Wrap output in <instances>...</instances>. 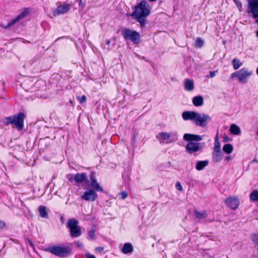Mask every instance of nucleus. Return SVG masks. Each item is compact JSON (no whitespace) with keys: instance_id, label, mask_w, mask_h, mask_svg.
<instances>
[{"instance_id":"f257e3e1","label":"nucleus","mask_w":258,"mask_h":258,"mask_svg":"<svg viewBox=\"0 0 258 258\" xmlns=\"http://www.w3.org/2000/svg\"><path fill=\"white\" fill-rule=\"evenodd\" d=\"M151 12V8L146 1L143 0L134 7V12L131 14H127V15L131 16L140 23V27L143 28L145 27L147 24V17L148 16Z\"/></svg>"},{"instance_id":"f03ea898","label":"nucleus","mask_w":258,"mask_h":258,"mask_svg":"<svg viewBox=\"0 0 258 258\" xmlns=\"http://www.w3.org/2000/svg\"><path fill=\"white\" fill-rule=\"evenodd\" d=\"M47 251L59 257L64 258L71 254L72 249L69 246L54 245L49 247Z\"/></svg>"},{"instance_id":"7ed1b4c3","label":"nucleus","mask_w":258,"mask_h":258,"mask_svg":"<svg viewBox=\"0 0 258 258\" xmlns=\"http://www.w3.org/2000/svg\"><path fill=\"white\" fill-rule=\"evenodd\" d=\"M25 117V114L23 112H20L17 114L7 117L6 118L5 124L6 125L10 124H14L18 130H22L24 127Z\"/></svg>"},{"instance_id":"20e7f679","label":"nucleus","mask_w":258,"mask_h":258,"mask_svg":"<svg viewBox=\"0 0 258 258\" xmlns=\"http://www.w3.org/2000/svg\"><path fill=\"white\" fill-rule=\"evenodd\" d=\"M121 32L125 40H131L135 44H138L141 42L140 34L135 30L125 28L121 30Z\"/></svg>"},{"instance_id":"39448f33","label":"nucleus","mask_w":258,"mask_h":258,"mask_svg":"<svg viewBox=\"0 0 258 258\" xmlns=\"http://www.w3.org/2000/svg\"><path fill=\"white\" fill-rule=\"evenodd\" d=\"M78 224V221L75 219L72 218L69 220L67 227L70 229L71 237H78L81 236V229Z\"/></svg>"},{"instance_id":"423d86ee","label":"nucleus","mask_w":258,"mask_h":258,"mask_svg":"<svg viewBox=\"0 0 258 258\" xmlns=\"http://www.w3.org/2000/svg\"><path fill=\"white\" fill-rule=\"evenodd\" d=\"M248 6L247 13L251 14L252 17L258 24V0H247Z\"/></svg>"},{"instance_id":"0eeeda50","label":"nucleus","mask_w":258,"mask_h":258,"mask_svg":"<svg viewBox=\"0 0 258 258\" xmlns=\"http://www.w3.org/2000/svg\"><path fill=\"white\" fill-rule=\"evenodd\" d=\"M205 146V143L204 142H189L186 146V152L188 154H192L202 150Z\"/></svg>"},{"instance_id":"6e6552de","label":"nucleus","mask_w":258,"mask_h":258,"mask_svg":"<svg viewBox=\"0 0 258 258\" xmlns=\"http://www.w3.org/2000/svg\"><path fill=\"white\" fill-rule=\"evenodd\" d=\"M90 180L89 182L86 183L84 186V189H88V187H92L94 190L96 191H103V189L101 187L97 181V179L94 173H91L89 175Z\"/></svg>"},{"instance_id":"1a4fd4ad","label":"nucleus","mask_w":258,"mask_h":258,"mask_svg":"<svg viewBox=\"0 0 258 258\" xmlns=\"http://www.w3.org/2000/svg\"><path fill=\"white\" fill-rule=\"evenodd\" d=\"M210 119V116L207 114L197 112L194 122L198 126L205 127L207 125L208 121Z\"/></svg>"},{"instance_id":"9d476101","label":"nucleus","mask_w":258,"mask_h":258,"mask_svg":"<svg viewBox=\"0 0 258 258\" xmlns=\"http://www.w3.org/2000/svg\"><path fill=\"white\" fill-rule=\"evenodd\" d=\"M71 8V5L69 4H64L57 6V8L53 10L52 14L55 17L60 15L64 14L68 12Z\"/></svg>"},{"instance_id":"9b49d317","label":"nucleus","mask_w":258,"mask_h":258,"mask_svg":"<svg viewBox=\"0 0 258 258\" xmlns=\"http://www.w3.org/2000/svg\"><path fill=\"white\" fill-rule=\"evenodd\" d=\"M30 11L28 9L26 8L25 10L19 14L17 17L11 20L6 26L2 25V27L5 29H8L15 23L19 21L20 20L25 18L29 15Z\"/></svg>"},{"instance_id":"f8f14e48","label":"nucleus","mask_w":258,"mask_h":258,"mask_svg":"<svg viewBox=\"0 0 258 258\" xmlns=\"http://www.w3.org/2000/svg\"><path fill=\"white\" fill-rule=\"evenodd\" d=\"M97 197L98 195L95 191L91 189L84 191L81 195L82 199L87 201H94Z\"/></svg>"},{"instance_id":"ddd939ff","label":"nucleus","mask_w":258,"mask_h":258,"mask_svg":"<svg viewBox=\"0 0 258 258\" xmlns=\"http://www.w3.org/2000/svg\"><path fill=\"white\" fill-rule=\"evenodd\" d=\"M227 206L232 210L236 209L239 205V200L237 197H229L225 200Z\"/></svg>"},{"instance_id":"4468645a","label":"nucleus","mask_w":258,"mask_h":258,"mask_svg":"<svg viewBox=\"0 0 258 258\" xmlns=\"http://www.w3.org/2000/svg\"><path fill=\"white\" fill-rule=\"evenodd\" d=\"M74 180L76 182V184L83 182L86 184V183L89 182L86 173H78L76 174L74 176Z\"/></svg>"},{"instance_id":"2eb2a0df","label":"nucleus","mask_w":258,"mask_h":258,"mask_svg":"<svg viewBox=\"0 0 258 258\" xmlns=\"http://www.w3.org/2000/svg\"><path fill=\"white\" fill-rule=\"evenodd\" d=\"M183 138L185 141L189 142H198L202 140V138L200 135L191 134H185Z\"/></svg>"},{"instance_id":"dca6fc26","label":"nucleus","mask_w":258,"mask_h":258,"mask_svg":"<svg viewBox=\"0 0 258 258\" xmlns=\"http://www.w3.org/2000/svg\"><path fill=\"white\" fill-rule=\"evenodd\" d=\"M238 71V80L240 82H244V79L251 74V72H248L245 68L240 69Z\"/></svg>"},{"instance_id":"f3484780","label":"nucleus","mask_w":258,"mask_h":258,"mask_svg":"<svg viewBox=\"0 0 258 258\" xmlns=\"http://www.w3.org/2000/svg\"><path fill=\"white\" fill-rule=\"evenodd\" d=\"M223 155L221 150L213 149L212 153V159L213 162L217 163L221 161Z\"/></svg>"},{"instance_id":"a211bd4d","label":"nucleus","mask_w":258,"mask_h":258,"mask_svg":"<svg viewBox=\"0 0 258 258\" xmlns=\"http://www.w3.org/2000/svg\"><path fill=\"white\" fill-rule=\"evenodd\" d=\"M196 113L192 111H185L182 112V117L184 120H190L194 121Z\"/></svg>"},{"instance_id":"6ab92c4d","label":"nucleus","mask_w":258,"mask_h":258,"mask_svg":"<svg viewBox=\"0 0 258 258\" xmlns=\"http://www.w3.org/2000/svg\"><path fill=\"white\" fill-rule=\"evenodd\" d=\"M184 89L186 91H191L194 89V81L189 79H186L184 80Z\"/></svg>"},{"instance_id":"aec40b11","label":"nucleus","mask_w":258,"mask_h":258,"mask_svg":"<svg viewBox=\"0 0 258 258\" xmlns=\"http://www.w3.org/2000/svg\"><path fill=\"white\" fill-rule=\"evenodd\" d=\"M133 251L134 248L131 243H125L121 248V251L124 254L132 253Z\"/></svg>"},{"instance_id":"412c9836","label":"nucleus","mask_w":258,"mask_h":258,"mask_svg":"<svg viewBox=\"0 0 258 258\" xmlns=\"http://www.w3.org/2000/svg\"><path fill=\"white\" fill-rule=\"evenodd\" d=\"M194 213L196 218L198 219H203L207 217L208 214L206 211L199 212L197 209H194Z\"/></svg>"},{"instance_id":"4be33fe9","label":"nucleus","mask_w":258,"mask_h":258,"mask_svg":"<svg viewBox=\"0 0 258 258\" xmlns=\"http://www.w3.org/2000/svg\"><path fill=\"white\" fill-rule=\"evenodd\" d=\"M192 103L195 106H200L204 103V99L201 96H197L192 98Z\"/></svg>"},{"instance_id":"5701e85b","label":"nucleus","mask_w":258,"mask_h":258,"mask_svg":"<svg viewBox=\"0 0 258 258\" xmlns=\"http://www.w3.org/2000/svg\"><path fill=\"white\" fill-rule=\"evenodd\" d=\"M231 133L234 135H239L241 133V130L239 126L234 124H232L230 126Z\"/></svg>"},{"instance_id":"b1692460","label":"nucleus","mask_w":258,"mask_h":258,"mask_svg":"<svg viewBox=\"0 0 258 258\" xmlns=\"http://www.w3.org/2000/svg\"><path fill=\"white\" fill-rule=\"evenodd\" d=\"M209 164L208 160L199 161L197 163L196 168L198 170H203Z\"/></svg>"},{"instance_id":"393cba45","label":"nucleus","mask_w":258,"mask_h":258,"mask_svg":"<svg viewBox=\"0 0 258 258\" xmlns=\"http://www.w3.org/2000/svg\"><path fill=\"white\" fill-rule=\"evenodd\" d=\"M38 211L41 217L43 218H48V214L45 206H40L38 208Z\"/></svg>"},{"instance_id":"a878e982","label":"nucleus","mask_w":258,"mask_h":258,"mask_svg":"<svg viewBox=\"0 0 258 258\" xmlns=\"http://www.w3.org/2000/svg\"><path fill=\"white\" fill-rule=\"evenodd\" d=\"M233 150V147L230 144H226L223 147V151L226 154H231Z\"/></svg>"},{"instance_id":"bb28decb","label":"nucleus","mask_w":258,"mask_h":258,"mask_svg":"<svg viewBox=\"0 0 258 258\" xmlns=\"http://www.w3.org/2000/svg\"><path fill=\"white\" fill-rule=\"evenodd\" d=\"M249 199L252 202H258V190H253L249 195Z\"/></svg>"},{"instance_id":"cd10ccee","label":"nucleus","mask_w":258,"mask_h":258,"mask_svg":"<svg viewBox=\"0 0 258 258\" xmlns=\"http://www.w3.org/2000/svg\"><path fill=\"white\" fill-rule=\"evenodd\" d=\"M232 64L233 68L235 70H237L242 64V62H240V60L237 58H234L233 59Z\"/></svg>"},{"instance_id":"c85d7f7f","label":"nucleus","mask_w":258,"mask_h":258,"mask_svg":"<svg viewBox=\"0 0 258 258\" xmlns=\"http://www.w3.org/2000/svg\"><path fill=\"white\" fill-rule=\"evenodd\" d=\"M250 237L251 240L255 244V245H258V233L251 234ZM257 249L258 250V247Z\"/></svg>"},{"instance_id":"c756f323","label":"nucleus","mask_w":258,"mask_h":258,"mask_svg":"<svg viewBox=\"0 0 258 258\" xmlns=\"http://www.w3.org/2000/svg\"><path fill=\"white\" fill-rule=\"evenodd\" d=\"M88 235L89 237L92 239H95L96 238L95 229L92 227L89 231Z\"/></svg>"},{"instance_id":"7c9ffc66","label":"nucleus","mask_w":258,"mask_h":258,"mask_svg":"<svg viewBox=\"0 0 258 258\" xmlns=\"http://www.w3.org/2000/svg\"><path fill=\"white\" fill-rule=\"evenodd\" d=\"M196 46L201 47L204 45V41L201 38H198L196 41Z\"/></svg>"},{"instance_id":"2f4dec72","label":"nucleus","mask_w":258,"mask_h":258,"mask_svg":"<svg viewBox=\"0 0 258 258\" xmlns=\"http://www.w3.org/2000/svg\"><path fill=\"white\" fill-rule=\"evenodd\" d=\"M160 137L163 140H166L170 137V134L164 132H161L160 133Z\"/></svg>"},{"instance_id":"473e14b6","label":"nucleus","mask_w":258,"mask_h":258,"mask_svg":"<svg viewBox=\"0 0 258 258\" xmlns=\"http://www.w3.org/2000/svg\"><path fill=\"white\" fill-rule=\"evenodd\" d=\"M235 4L236 5L239 11L241 12L242 11V5L239 0H233Z\"/></svg>"},{"instance_id":"72a5a7b5","label":"nucleus","mask_w":258,"mask_h":258,"mask_svg":"<svg viewBox=\"0 0 258 258\" xmlns=\"http://www.w3.org/2000/svg\"><path fill=\"white\" fill-rule=\"evenodd\" d=\"M213 149L221 150V144L219 141H215Z\"/></svg>"},{"instance_id":"f704fd0d","label":"nucleus","mask_w":258,"mask_h":258,"mask_svg":"<svg viewBox=\"0 0 258 258\" xmlns=\"http://www.w3.org/2000/svg\"><path fill=\"white\" fill-rule=\"evenodd\" d=\"M119 195L121 196V199L122 200H124L127 197V193L125 191L120 192Z\"/></svg>"},{"instance_id":"c9c22d12","label":"nucleus","mask_w":258,"mask_h":258,"mask_svg":"<svg viewBox=\"0 0 258 258\" xmlns=\"http://www.w3.org/2000/svg\"><path fill=\"white\" fill-rule=\"evenodd\" d=\"M77 98L79 100L80 103L81 104L85 102L86 100V97L85 95H83L81 97L78 96Z\"/></svg>"},{"instance_id":"e433bc0d","label":"nucleus","mask_w":258,"mask_h":258,"mask_svg":"<svg viewBox=\"0 0 258 258\" xmlns=\"http://www.w3.org/2000/svg\"><path fill=\"white\" fill-rule=\"evenodd\" d=\"M175 187H176V189L179 191H182L183 189L182 185H181L180 183L179 182H177L176 183Z\"/></svg>"},{"instance_id":"4c0bfd02","label":"nucleus","mask_w":258,"mask_h":258,"mask_svg":"<svg viewBox=\"0 0 258 258\" xmlns=\"http://www.w3.org/2000/svg\"><path fill=\"white\" fill-rule=\"evenodd\" d=\"M235 77L238 79V71L232 73L230 76L231 79H233Z\"/></svg>"},{"instance_id":"58836bf2","label":"nucleus","mask_w":258,"mask_h":258,"mask_svg":"<svg viewBox=\"0 0 258 258\" xmlns=\"http://www.w3.org/2000/svg\"><path fill=\"white\" fill-rule=\"evenodd\" d=\"M85 257L86 258H96L94 255L91 254L89 252H86Z\"/></svg>"},{"instance_id":"ea45409f","label":"nucleus","mask_w":258,"mask_h":258,"mask_svg":"<svg viewBox=\"0 0 258 258\" xmlns=\"http://www.w3.org/2000/svg\"><path fill=\"white\" fill-rule=\"evenodd\" d=\"M67 178L68 179V180L71 181V182H72L73 181V180L74 179V176H73V175L72 174H67Z\"/></svg>"},{"instance_id":"a19ab883","label":"nucleus","mask_w":258,"mask_h":258,"mask_svg":"<svg viewBox=\"0 0 258 258\" xmlns=\"http://www.w3.org/2000/svg\"><path fill=\"white\" fill-rule=\"evenodd\" d=\"M103 247L98 246L95 248V251L96 252H101L104 250Z\"/></svg>"},{"instance_id":"79ce46f5","label":"nucleus","mask_w":258,"mask_h":258,"mask_svg":"<svg viewBox=\"0 0 258 258\" xmlns=\"http://www.w3.org/2000/svg\"><path fill=\"white\" fill-rule=\"evenodd\" d=\"M27 241L28 243H29V245H30L32 248H34V244H33V243H32V242L31 241V240H30L29 238H27Z\"/></svg>"},{"instance_id":"37998d69","label":"nucleus","mask_w":258,"mask_h":258,"mask_svg":"<svg viewBox=\"0 0 258 258\" xmlns=\"http://www.w3.org/2000/svg\"><path fill=\"white\" fill-rule=\"evenodd\" d=\"M230 141V138L228 136H225L223 137V142H228Z\"/></svg>"},{"instance_id":"c03bdc74","label":"nucleus","mask_w":258,"mask_h":258,"mask_svg":"<svg viewBox=\"0 0 258 258\" xmlns=\"http://www.w3.org/2000/svg\"><path fill=\"white\" fill-rule=\"evenodd\" d=\"M6 226V223L5 222L0 220V229L3 228Z\"/></svg>"},{"instance_id":"a18cd8bd","label":"nucleus","mask_w":258,"mask_h":258,"mask_svg":"<svg viewBox=\"0 0 258 258\" xmlns=\"http://www.w3.org/2000/svg\"><path fill=\"white\" fill-rule=\"evenodd\" d=\"M217 72V71H211L210 72V77L211 78L215 77Z\"/></svg>"},{"instance_id":"49530a36","label":"nucleus","mask_w":258,"mask_h":258,"mask_svg":"<svg viewBox=\"0 0 258 258\" xmlns=\"http://www.w3.org/2000/svg\"><path fill=\"white\" fill-rule=\"evenodd\" d=\"M77 245L79 247H82L83 246L82 243L80 242H77Z\"/></svg>"},{"instance_id":"de8ad7c7","label":"nucleus","mask_w":258,"mask_h":258,"mask_svg":"<svg viewBox=\"0 0 258 258\" xmlns=\"http://www.w3.org/2000/svg\"><path fill=\"white\" fill-rule=\"evenodd\" d=\"M215 141H219V137H218V133L216 135V137L215 138Z\"/></svg>"},{"instance_id":"09e8293b","label":"nucleus","mask_w":258,"mask_h":258,"mask_svg":"<svg viewBox=\"0 0 258 258\" xmlns=\"http://www.w3.org/2000/svg\"><path fill=\"white\" fill-rule=\"evenodd\" d=\"M106 44H107V45H109V44H110V40H107L106 41Z\"/></svg>"},{"instance_id":"8fccbe9b","label":"nucleus","mask_w":258,"mask_h":258,"mask_svg":"<svg viewBox=\"0 0 258 258\" xmlns=\"http://www.w3.org/2000/svg\"><path fill=\"white\" fill-rule=\"evenodd\" d=\"M225 159H226V160H227L228 161L230 160H231V157L230 156H227Z\"/></svg>"},{"instance_id":"3c124183","label":"nucleus","mask_w":258,"mask_h":258,"mask_svg":"<svg viewBox=\"0 0 258 258\" xmlns=\"http://www.w3.org/2000/svg\"><path fill=\"white\" fill-rule=\"evenodd\" d=\"M79 5H82L83 6L84 5L82 3V0H79Z\"/></svg>"},{"instance_id":"603ef678","label":"nucleus","mask_w":258,"mask_h":258,"mask_svg":"<svg viewBox=\"0 0 258 258\" xmlns=\"http://www.w3.org/2000/svg\"><path fill=\"white\" fill-rule=\"evenodd\" d=\"M252 162H257V160H256V159H253V160Z\"/></svg>"},{"instance_id":"864d4df0","label":"nucleus","mask_w":258,"mask_h":258,"mask_svg":"<svg viewBox=\"0 0 258 258\" xmlns=\"http://www.w3.org/2000/svg\"><path fill=\"white\" fill-rule=\"evenodd\" d=\"M256 36L258 37V30L256 31Z\"/></svg>"},{"instance_id":"5fc2aeb1","label":"nucleus","mask_w":258,"mask_h":258,"mask_svg":"<svg viewBox=\"0 0 258 258\" xmlns=\"http://www.w3.org/2000/svg\"><path fill=\"white\" fill-rule=\"evenodd\" d=\"M256 74L258 75V67H257V68L256 69Z\"/></svg>"},{"instance_id":"6e6d98bb","label":"nucleus","mask_w":258,"mask_h":258,"mask_svg":"<svg viewBox=\"0 0 258 258\" xmlns=\"http://www.w3.org/2000/svg\"><path fill=\"white\" fill-rule=\"evenodd\" d=\"M135 137H134V138H133V142H134V141H135Z\"/></svg>"}]
</instances>
